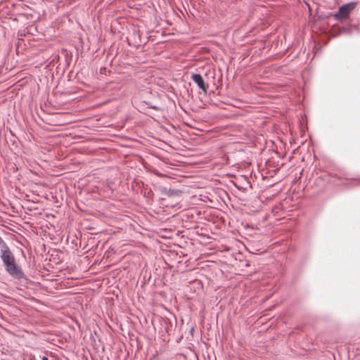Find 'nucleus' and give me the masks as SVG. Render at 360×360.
I'll use <instances>...</instances> for the list:
<instances>
[{
  "instance_id": "nucleus-1",
  "label": "nucleus",
  "mask_w": 360,
  "mask_h": 360,
  "mask_svg": "<svg viewBox=\"0 0 360 360\" xmlns=\"http://www.w3.org/2000/svg\"><path fill=\"white\" fill-rule=\"evenodd\" d=\"M0 258L6 272L17 280L27 279L21 266L16 262L15 258L5 241L0 238Z\"/></svg>"
},
{
  "instance_id": "nucleus-2",
  "label": "nucleus",
  "mask_w": 360,
  "mask_h": 360,
  "mask_svg": "<svg viewBox=\"0 0 360 360\" xmlns=\"http://www.w3.org/2000/svg\"><path fill=\"white\" fill-rule=\"evenodd\" d=\"M355 2H350L339 8L338 11L335 14L334 17L336 20H342L347 17L349 13L355 8Z\"/></svg>"
},
{
  "instance_id": "nucleus-3",
  "label": "nucleus",
  "mask_w": 360,
  "mask_h": 360,
  "mask_svg": "<svg viewBox=\"0 0 360 360\" xmlns=\"http://www.w3.org/2000/svg\"><path fill=\"white\" fill-rule=\"evenodd\" d=\"M191 79L197 84L199 89H202L205 93L207 92V85L205 84L200 75L193 74L191 76Z\"/></svg>"
},
{
  "instance_id": "nucleus-4",
  "label": "nucleus",
  "mask_w": 360,
  "mask_h": 360,
  "mask_svg": "<svg viewBox=\"0 0 360 360\" xmlns=\"http://www.w3.org/2000/svg\"><path fill=\"white\" fill-rule=\"evenodd\" d=\"M178 191H169V193L168 194L169 195H174V193H177Z\"/></svg>"
},
{
  "instance_id": "nucleus-5",
  "label": "nucleus",
  "mask_w": 360,
  "mask_h": 360,
  "mask_svg": "<svg viewBox=\"0 0 360 360\" xmlns=\"http://www.w3.org/2000/svg\"><path fill=\"white\" fill-rule=\"evenodd\" d=\"M41 360H49L48 358L46 356H43L41 358Z\"/></svg>"
}]
</instances>
